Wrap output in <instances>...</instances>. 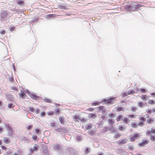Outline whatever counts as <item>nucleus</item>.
<instances>
[{"label":"nucleus","mask_w":155,"mask_h":155,"mask_svg":"<svg viewBox=\"0 0 155 155\" xmlns=\"http://www.w3.org/2000/svg\"><path fill=\"white\" fill-rule=\"evenodd\" d=\"M116 97H110L108 99L104 98L103 99V101L101 102H95L91 104L92 106H96L104 102L105 103V104H112L113 102L115 101Z\"/></svg>","instance_id":"f257e3e1"},{"label":"nucleus","mask_w":155,"mask_h":155,"mask_svg":"<svg viewBox=\"0 0 155 155\" xmlns=\"http://www.w3.org/2000/svg\"><path fill=\"white\" fill-rule=\"evenodd\" d=\"M143 5L140 4L136 3L135 5H127L125 7V8L128 11L132 10V11H136L138 9H139Z\"/></svg>","instance_id":"f03ea898"},{"label":"nucleus","mask_w":155,"mask_h":155,"mask_svg":"<svg viewBox=\"0 0 155 155\" xmlns=\"http://www.w3.org/2000/svg\"><path fill=\"white\" fill-rule=\"evenodd\" d=\"M5 127L8 132V135L12 137L14 134V130L11 126L9 123H7L5 124Z\"/></svg>","instance_id":"7ed1b4c3"},{"label":"nucleus","mask_w":155,"mask_h":155,"mask_svg":"<svg viewBox=\"0 0 155 155\" xmlns=\"http://www.w3.org/2000/svg\"><path fill=\"white\" fill-rule=\"evenodd\" d=\"M0 20L2 21H5L7 20L8 14L6 11L3 10L0 14Z\"/></svg>","instance_id":"20e7f679"},{"label":"nucleus","mask_w":155,"mask_h":155,"mask_svg":"<svg viewBox=\"0 0 155 155\" xmlns=\"http://www.w3.org/2000/svg\"><path fill=\"white\" fill-rule=\"evenodd\" d=\"M54 130L58 132H62L64 133H67L68 130L63 127L61 128H57L56 127H54Z\"/></svg>","instance_id":"39448f33"},{"label":"nucleus","mask_w":155,"mask_h":155,"mask_svg":"<svg viewBox=\"0 0 155 155\" xmlns=\"http://www.w3.org/2000/svg\"><path fill=\"white\" fill-rule=\"evenodd\" d=\"M149 143V141L147 140H142V142L140 143H139L138 144V145L140 147H143L145 146V145H146L148 143Z\"/></svg>","instance_id":"423d86ee"},{"label":"nucleus","mask_w":155,"mask_h":155,"mask_svg":"<svg viewBox=\"0 0 155 155\" xmlns=\"http://www.w3.org/2000/svg\"><path fill=\"white\" fill-rule=\"evenodd\" d=\"M5 95L6 96V99L12 102L13 101L12 98V95L11 93L5 94Z\"/></svg>","instance_id":"0eeeda50"},{"label":"nucleus","mask_w":155,"mask_h":155,"mask_svg":"<svg viewBox=\"0 0 155 155\" xmlns=\"http://www.w3.org/2000/svg\"><path fill=\"white\" fill-rule=\"evenodd\" d=\"M30 97L32 99L35 100H38L40 97L38 95H35L33 94H30Z\"/></svg>","instance_id":"6e6552de"},{"label":"nucleus","mask_w":155,"mask_h":155,"mask_svg":"<svg viewBox=\"0 0 155 155\" xmlns=\"http://www.w3.org/2000/svg\"><path fill=\"white\" fill-rule=\"evenodd\" d=\"M138 134H136L133 135L130 138V140L131 142L134 141L137 138L138 136Z\"/></svg>","instance_id":"1a4fd4ad"},{"label":"nucleus","mask_w":155,"mask_h":155,"mask_svg":"<svg viewBox=\"0 0 155 155\" xmlns=\"http://www.w3.org/2000/svg\"><path fill=\"white\" fill-rule=\"evenodd\" d=\"M127 140L126 138H124L121 140H119L117 141V144L119 145L124 144L126 143Z\"/></svg>","instance_id":"9d476101"},{"label":"nucleus","mask_w":155,"mask_h":155,"mask_svg":"<svg viewBox=\"0 0 155 155\" xmlns=\"http://www.w3.org/2000/svg\"><path fill=\"white\" fill-rule=\"evenodd\" d=\"M96 115L95 114L91 113L89 114L88 117L89 118H95L96 117Z\"/></svg>","instance_id":"9b49d317"},{"label":"nucleus","mask_w":155,"mask_h":155,"mask_svg":"<svg viewBox=\"0 0 155 155\" xmlns=\"http://www.w3.org/2000/svg\"><path fill=\"white\" fill-rule=\"evenodd\" d=\"M4 142L5 143L8 144L10 143V141L8 138L5 137L3 139Z\"/></svg>","instance_id":"f8f14e48"},{"label":"nucleus","mask_w":155,"mask_h":155,"mask_svg":"<svg viewBox=\"0 0 155 155\" xmlns=\"http://www.w3.org/2000/svg\"><path fill=\"white\" fill-rule=\"evenodd\" d=\"M88 133H89L91 135H94L95 133V131L93 130H88Z\"/></svg>","instance_id":"ddd939ff"},{"label":"nucleus","mask_w":155,"mask_h":155,"mask_svg":"<svg viewBox=\"0 0 155 155\" xmlns=\"http://www.w3.org/2000/svg\"><path fill=\"white\" fill-rule=\"evenodd\" d=\"M43 100L44 101L46 102L49 103H51L52 102V101H51V99L46 97L45 98L43 99Z\"/></svg>","instance_id":"4468645a"},{"label":"nucleus","mask_w":155,"mask_h":155,"mask_svg":"<svg viewBox=\"0 0 155 155\" xmlns=\"http://www.w3.org/2000/svg\"><path fill=\"white\" fill-rule=\"evenodd\" d=\"M153 119H152L151 118H149L147 119V122L148 124H151L153 122Z\"/></svg>","instance_id":"2eb2a0df"},{"label":"nucleus","mask_w":155,"mask_h":155,"mask_svg":"<svg viewBox=\"0 0 155 155\" xmlns=\"http://www.w3.org/2000/svg\"><path fill=\"white\" fill-rule=\"evenodd\" d=\"M98 108L100 111H101L102 112H104L105 111V109L103 106H99Z\"/></svg>","instance_id":"dca6fc26"},{"label":"nucleus","mask_w":155,"mask_h":155,"mask_svg":"<svg viewBox=\"0 0 155 155\" xmlns=\"http://www.w3.org/2000/svg\"><path fill=\"white\" fill-rule=\"evenodd\" d=\"M58 6L59 8L61 9H67V7L61 4L59 5Z\"/></svg>","instance_id":"f3484780"},{"label":"nucleus","mask_w":155,"mask_h":155,"mask_svg":"<svg viewBox=\"0 0 155 155\" xmlns=\"http://www.w3.org/2000/svg\"><path fill=\"white\" fill-rule=\"evenodd\" d=\"M76 140L78 141H80L82 140V138L80 136H77L76 137Z\"/></svg>","instance_id":"a211bd4d"},{"label":"nucleus","mask_w":155,"mask_h":155,"mask_svg":"<svg viewBox=\"0 0 155 155\" xmlns=\"http://www.w3.org/2000/svg\"><path fill=\"white\" fill-rule=\"evenodd\" d=\"M60 148V146L59 144H57L54 147V149L55 150H59Z\"/></svg>","instance_id":"6ab92c4d"},{"label":"nucleus","mask_w":155,"mask_h":155,"mask_svg":"<svg viewBox=\"0 0 155 155\" xmlns=\"http://www.w3.org/2000/svg\"><path fill=\"white\" fill-rule=\"evenodd\" d=\"M148 103L151 105L155 104V101L152 100H149L148 101Z\"/></svg>","instance_id":"aec40b11"},{"label":"nucleus","mask_w":155,"mask_h":155,"mask_svg":"<svg viewBox=\"0 0 155 155\" xmlns=\"http://www.w3.org/2000/svg\"><path fill=\"white\" fill-rule=\"evenodd\" d=\"M118 129L120 131H123L126 129V127H123L122 126H120L119 127Z\"/></svg>","instance_id":"412c9836"},{"label":"nucleus","mask_w":155,"mask_h":155,"mask_svg":"<svg viewBox=\"0 0 155 155\" xmlns=\"http://www.w3.org/2000/svg\"><path fill=\"white\" fill-rule=\"evenodd\" d=\"M123 118V117L121 115H119L118 116V117L116 118V120L117 121H119L121 120Z\"/></svg>","instance_id":"4be33fe9"},{"label":"nucleus","mask_w":155,"mask_h":155,"mask_svg":"<svg viewBox=\"0 0 155 155\" xmlns=\"http://www.w3.org/2000/svg\"><path fill=\"white\" fill-rule=\"evenodd\" d=\"M56 16V15L55 14H49L46 15V18H54Z\"/></svg>","instance_id":"5701e85b"},{"label":"nucleus","mask_w":155,"mask_h":155,"mask_svg":"<svg viewBox=\"0 0 155 155\" xmlns=\"http://www.w3.org/2000/svg\"><path fill=\"white\" fill-rule=\"evenodd\" d=\"M21 140L22 141H28V139L25 136H22L21 138Z\"/></svg>","instance_id":"b1692460"},{"label":"nucleus","mask_w":155,"mask_h":155,"mask_svg":"<svg viewBox=\"0 0 155 155\" xmlns=\"http://www.w3.org/2000/svg\"><path fill=\"white\" fill-rule=\"evenodd\" d=\"M59 120L61 124H64V119L62 117H59Z\"/></svg>","instance_id":"393cba45"},{"label":"nucleus","mask_w":155,"mask_h":155,"mask_svg":"<svg viewBox=\"0 0 155 155\" xmlns=\"http://www.w3.org/2000/svg\"><path fill=\"white\" fill-rule=\"evenodd\" d=\"M108 122L109 124H113L114 123V120L112 119H109L108 120Z\"/></svg>","instance_id":"a878e982"},{"label":"nucleus","mask_w":155,"mask_h":155,"mask_svg":"<svg viewBox=\"0 0 155 155\" xmlns=\"http://www.w3.org/2000/svg\"><path fill=\"white\" fill-rule=\"evenodd\" d=\"M136 92L134 90H131L127 92V94H132L135 93Z\"/></svg>","instance_id":"bb28decb"},{"label":"nucleus","mask_w":155,"mask_h":155,"mask_svg":"<svg viewBox=\"0 0 155 155\" xmlns=\"http://www.w3.org/2000/svg\"><path fill=\"white\" fill-rule=\"evenodd\" d=\"M122 120L124 121L126 124L128 123V118H126V117H123L122 119Z\"/></svg>","instance_id":"cd10ccee"},{"label":"nucleus","mask_w":155,"mask_h":155,"mask_svg":"<svg viewBox=\"0 0 155 155\" xmlns=\"http://www.w3.org/2000/svg\"><path fill=\"white\" fill-rule=\"evenodd\" d=\"M38 17H35L33 18V19L31 21V22L30 23H33L35 21H36L38 20Z\"/></svg>","instance_id":"c85d7f7f"},{"label":"nucleus","mask_w":155,"mask_h":155,"mask_svg":"<svg viewBox=\"0 0 155 155\" xmlns=\"http://www.w3.org/2000/svg\"><path fill=\"white\" fill-rule=\"evenodd\" d=\"M150 139L152 141H155V135L152 136L151 135H150Z\"/></svg>","instance_id":"c756f323"},{"label":"nucleus","mask_w":155,"mask_h":155,"mask_svg":"<svg viewBox=\"0 0 155 155\" xmlns=\"http://www.w3.org/2000/svg\"><path fill=\"white\" fill-rule=\"evenodd\" d=\"M121 111H124V109H123L122 107H119L117 108V112H120Z\"/></svg>","instance_id":"7c9ffc66"},{"label":"nucleus","mask_w":155,"mask_h":155,"mask_svg":"<svg viewBox=\"0 0 155 155\" xmlns=\"http://www.w3.org/2000/svg\"><path fill=\"white\" fill-rule=\"evenodd\" d=\"M35 132V133L37 134H41L40 130L38 128L36 129Z\"/></svg>","instance_id":"2f4dec72"},{"label":"nucleus","mask_w":155,"mask_h":155,"mask_svg":"<svg viewBox=\"0 0 155 155\" xmlns=\"http://www.w3.org/2000/svg\"><path fill=\"white\" fill-rule=\"evenodd\" d=\"M73 118L74 119V120L75 121L77 119H78L79 120V119H80V117L79 116H78L77 115H75L74 116Z\"/></svg>","instance_id":"473e14b6"},{"label":"nucleus","mask_w":155,"mask_h":155,"mask_svg":"<svg viewBox=\"0 0 155 155\" xmlns=\"http://www.w3.org/2000/svg\"><path fill=\"white\" fill-rule=\"evenodd\" d=\"M139 91H140V92L141 93H144L146 92V90L144 88H140L139 89Z\"/></svg>","instance_id":"72a5a7b5"},{"label":"nucleus","mask_w":155,"mask_h":155,"mask_svg":"<svg viewBox=\"0 0 155 155\" xmlns=\"http://www.w3.org/2000/svg\"><path fill=\"white\" fill-rule=\"evenodd\" d=\"M33 149V150H34L35 151H37L38 149V146L37 144H35L34 146Z\"/></svg>","instance_id":"f704fd0d"},{"label":"nucleus","mask_w":155,"mask_h":155,"mask_svg":"<svg viewBox=\"0 0 155 155\" xmlns=\"http://www.w3.org/2000/svg\"><path fill=\"white\" fill-rule=\"evenodd\" d=\"M137 125L135 123L131 124V126L134 128L137 127Z\"/></svg>","instance_id":"c9c22d12"},{"label":"nucleus","mask_w":155,"mask_h":155,"mask_svg":"<svg viewBox=\"0 0 155 155\" xmlns=\"http://www.w3.org/2000/svg\"><path fill=\"white\" fill-rule=\"evenodd\" d=\"M146 95H143L141 96V99L143 100H146L147 98H146Z\"/></svg>","instance_id":"e433bc0d"},{"label":"nucleus","mask_w":155,"mask_h":155,"mask_svg":"<svg viewBox=\"0 0 155 155\" xmlns=\"http://www.w3.org/2000/svg\"><path fill=\"white\" fill-rule=\"evenodd\" d=\"M92 127V125L91 124H89L87 126H86L85 127V128L87 130H88L89 129H90V128H91Z\"/></svg>","instance_id":"4c0bfd02"},{"label":"nucleus","mask_w":155,"mask_h":155,"mask_svg":"<svg viewBox=\"0 0 155 155\" xmlns=\"http://www.w3.org/2000/svg\"><path fill=\"white\" fill-rule=\"evenodd\" d=\"M114 128V127H113V125H111L110 127H109L107 130H105V131H107V130H110L112 129H113Z\"/></svg>","instance_id":"58836bf2"},{"label":"nucleus","mask_w":155,"mask_h":155,"mask_svg":"<svg viewBox=\"0 0 155 155\" xmlns=\"http://www.w3.org/2000/svg\"><path fill=\"white\" fill-rule=\"evenodd\" d=\"M29 110L32 112H34L35 111V109H34L33 107H30L29 108Z\"/></svg>","instance_id":"ea45409f"},{"label":"nucleus","mask_w":155,"mask_h":155,"mask_svg":"<svg viewBox=\"0 0 155 155\" xmlns=\"http://www.w3.org/2000/svg\"><path fill=\"white\" fill-rule=\"evenodd\" d=\"M37 137L36 135H33L32 137V139L33 140H36L37 139Z\"/></svg>","instance_id":"a19ab883"},{"label":"nucleus","mask_w":155,"mask_h":155,"mask_svg":"<svg viewBox=\"0 0 155 155\" xmlns=\"http://www.w3.org/2000/svg\"><path fill=\"white\" fill-rule=\"evenodd\" d=\"M13 104H12V103H9L8 104V107L9 108H12V107H13Z\"/></svg>","instance_id":"79ce46f5"},{"label":"nucleus","mask_w":155,"mask_h":155,"mask_svg":"<svg viewBox=\"0 0 155 155\" xmlns=\"http://www.w3.org/2000/svg\"><path fill=\"white\" fill-rule=\"evenodd\" d=\"M90 151V149H89L88 148H87L84 151L85 153L86 154H87Z\"/></svg>","instance_id":"37998d69"},{"label":"nucleus","mask_w":155,"mask_h":155,"mask_svg":"<svg viewBox=\"0 0 155 155\" xmlns=\"http://www.w3.org/2000/svg\"><path fill=\"white\" fill-rule=\"evenodd\" d=\"M23 3V1H21V0H18L17 1V4L19 5H21Z\"/></svg>","instance_id":"c03bdc74"},{"label":"nucleus","mask_w":155,"mask_h":155,"mask_svg":"<svg viewBox=\"0 0 155 155\" xmlns=\"http://www.w3.org/2000/svg\"><path fill=\"white\" fill-rule=\"evenodd\" d=\"M25 95V94L24 93V92L21 91V97L22 98H23V97Z\"/></svg>","instance_id":"a18cd8bd"},{"label":"nucleus","mask_w":155,"mask_h":155,"mask_svg":"<svg viewBox=\"0 0 155 155\" xmlns=\"http://www.w3.org/2000/svg\"><path fill=\"white\" fill-rule=\"evenodd\" d=\"M41 116L42 117H43L45 116L46 113L45 111L42 112L41 113Z\"/></svg>","instance_id":"49530a36"},{"label":"nucleus","mask_w":155,"mask_h":155,"mask_svg":"<svg viewBox=\"0 0 155 155\" xmlns=\"http://www.w3.org/2000/svg\"><path fill=\"white\" fill-rule=\"evenodd\" d=\"M109 116L111 118H114L115 116V115H114L113 113H111L109 114Z\"/></svg>","instance_id":"de8ad7c7"},{"label":"nucleus","mask_w":155,"mask_h":155,"mask_svg":"<svg viewBox=\"0 0 155 155\" xmlns=\"http://www.w3.org/2000/svg\"><path fill=\"white\" fill-rule=\"evenodd\" d=\"M79 120L82 122H85L86 121L85 118L84 117H83L82 119H81L80 118V119H79Z\"/></svg>","instance_id":"09e8293b"},{"label":"nucleus","mask_w":155,"mask_h":155,"mask_svg":"<svg viewBox=\"0 0 155 155\" xmlns=\"http://www.w3.org/2000/svg\"><path fill=\"white\" fill-rule=\"evenodd\" d=\"M144 123L143 122H140L138 123L137 125H139L140 126H142L143 125Z\"/></svg>","instance_id":"8fccbe9b"},{"label":"nucleus","mask_w":155,"mask_h":155,"mask_svg":"<svg viewBox=\"0 0 155 155\" xmlns=\"http://www.w3.org/2000/svg\"><path fill=\"white\" fill-rule=\"evenodd\" d=\"M15 28L14 26H12L11 27L9 28V29L10 31H12L14 30Z\"/></svg>","instance_id":"3c124183"},{"label":"nucleus","mask_w":155,"mask_h":155,"mask_svg":"<svg viewBox=\"0 0 155 155\" xmlns=\"http://www.w3.org/2000/svg\"><path fill=\"white\" fill-rule=\"evenodd\" d=\"M32 127V125H29L28 126V127H27V128L28 130H30L31 129Z\"/></svg>","instance_id":"603ef678"},{"label":"nucleus","mask_w":155,"mask_h":155,"mask_svg":"<svg viewBox=\"0 0 155 155\" xmlns=\"http://www.w3.org/2000/svg\"><path fill=\"white\" fill-rule=\"evenodd\" d=\"M54 114V113L53 111H50L48 113V115H53Z\"/></svg>","instance_id":"864d4df0"},{"label":"nucleus","mask_w":155,"mask_h":155,"mask_svg":"<svg viewBox=\"0 0 155 155\" xmlns=\"http://www.w3.org/2000/svg\"><path fill=\"white\" fill-rule=\"evenodd\" d=\"M127 94L126 93H124L121 94V96L122 97H124L127 96Z\"/></svg>","instance_id":"5fc2aeb1"},{"label":"nucleus","mask_w":155,"mask_h":155,"mask_svg":"<svg viewBox=\"0 0 155 155\" xmlns=\"http://www.w3.org/2000/svg\"><path fill=\"white\" fill-rule=\"evenodd\" d=\"M140 120L143 122H144L145 121L146 119L143 117H141Z\"/></svg>","instance_id":"6e6d98bb"},{"label":"nucleus","mask_w":155,"mask_h":155,"mask_svg":"<svg viewBox=\"0 0 155 155\" xmlns=\"http://www.w3.org/2000/svg\"><path fill=\"white\" fill-rule=\"evenodd\" d=\"M0 33L2 35H4L5 33V31L4 30H2L0 31Z\"/></svg>","instance_id":"4d7b16f0"},{"label":"nucleus","mask_w":155,"mask_h":155,"mask_svg":"<svg viewBox=\"0 0 155 155\" xmlns=\"http://www.w3.org/2000/svg\"><path fill=\"white\" fill-rule=\"evenodd\" d=\"M143 104V103L142 102H140L138 104V106L139 107H142Z\"/></svg>","instance_id":"13d9d810"},{"label":"nucleus","mask_w":155,"mask_h":155,"mask_svg":"<svg viewBox=\"0 0 155 155\" xmlns=\"http://www.w3.org/2000/svg\"><path fill=\"white\" fill-rule=\"evenodd\" d=\"M128 148L130 150H132L134 149V147L133 146L130 145L128 146Z\"/></svg>","instance_id":"bf43d9fd"},{"label":"nucleus","mask_w":155,"mask_h":155,"mask_svg":"<svg viewBox=\"0 0 155 155\" xmlns=\"http://www.w3.org/2000/svg\"><path fill=\"white\" fill-rule=\"evenodd\" d=\"M137 109V108L135 107H133L131 108V110L133 111H135Z\"/></svg>","instance_id":"052dcab7"},{"label":"nucleus","mask_w":155,"mask_h":155,"mask_svg":"<svg viewBox=\"0 0 155 155\" xmlns=\"http://www.w3.org/2000/svg\"><path fill=\"white\" fill-rule=\"evenodd\" d=\"M128 116L129 117H130V118H134L135 117L134 115L133 114H129V115Z\"/></svg>","instance_id":"680f3d73"},{"label":"nucleus","mask_w":155,"mask_h":155,"mask_svg":"<svg viewBox=\"0 0 155 155\" xmlns=\"http://www.w3.org/2000/svg\"><path fill=\"white\" fill-rule=\"evenodd\" d=\"M43 152L44 153H47L48 152V150L45 149H43Z\"/></svg>","instance_id":"e2e57ef3"},{"label":"nucleus","mask_w":155,"mask_h":155,"mask_svg":"<svg viewBox=\"0 0 155 155\" xmlns=\"http://www.w3.org/2000/svg\"><path fill=\"white\" fill-rule=\"evenodd\" d=\"M26 93H27L29 95V96H30V95L31 94V93L28 90H26Z\"/></svg>","instance_id":"0e129e2a"},{"label":"nucleus","mask_w":155,"mask_h":155,"mask_svg":"<svg viewBox=\"0 0 155 155\" xmlns=\"http://www.w3.org/2000/svg\"><path fill=\"white\" fill-rule=\"evenodd\" d=\"M9 81L10 82H12L14 80V79L13 78V77L11 78H9Z\"/></svg>","instance_id":"69168bd1"},{"label":"nucleus","mask_w":155,"mask_h":155,"mask_svg":"<svg viewBox=\"0 0 155 155\" xmlns=\"http://www.w3.org/2000/svg\"><path fill=\"white\" fill-rule=\"evenodd\" d=\"M150 132L152 133L155 134V129H152L150 131Z\"/></svg>","instance_id":"338daca9"},{"label":"nucleus","mask_w":155,"mask_h":155,"mask_svg":"<svg viewBox=\"0 0 155 155\" xmlns=\"http://www.w3.org/2000/svg\"><path fill=\"white\" fill-rule=\"evenodd\" d=\"M88 110L91 111H93L94 110V109L92 107H90L88 109Z\"/></svg>","instance_id":"774afa93"}]
</instances>
